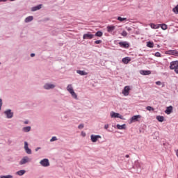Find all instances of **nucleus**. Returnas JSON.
Wrapping results in <instances>:
<instances>
[{"label": "nucleus", "mask_w": 178, "mask_h": 178, "mask_svg": "<svg viewBox=\"0 0 178 178\" xmlns=\"http://www.w3.org/2000/svg\"><path fill=\"white\" fill-rule=\"evenodd\" d=\"M170 69L175 70V73L178 74V61H172L170 63Z\"/></svg>", "instance_id": "1"}, {"label": "nucleus", "mask_w": 178, "mask_h": 178, "mask_svg": "<svg viewBox=\"0 0 178 178\" xmlns=\"http://www.w3.org/2000/svg\"><path fill=\"white\" fill-rule=\"evenodd\" d=\"M67 91L71 94L72 97L74 98V99H77V94L75 93L74 90L72 87V86L68 85L67 86Z\"/></svg>", "instance_id": "2"}, {"label": "nucleus", "mask_w": 178, "mask_h": 178, "mask_svg": "<svg viewBox=\"0 0 178 178\" xmlns=\"http://www.w3.org/2000/svg\"><path fill=\"white\" fill-rule=\"evenodd\" d=\"M29 162H31V159L29 158V156H24L19 161V165H25V163H29Z\"/></svg>", "instance_id": "3"}, {"label": "nucleus", "mask_w": 178, "mask_h": 178, "mask_svg": "<svg viewBox=\"0 0 178 178\" xmlns=\"http://www.w3.org/2000/svg\"><path fill=\"white\" fill-rule=\"evenodd\" d=\"M138 119H141V115H137L132 116L130 119L129 124H131V123H134V122H138Z\"/></svg>", "instance_id": "4"}, {"label": "nucleus", "mask_w": 178, "mask_h": 178, "mask_svg": "<svg viewBox=\"0 0 178 178\" xmlns=\"http://www.w3.org/2000/svg\"><path fill=\"white\" fill-rule=\"evenodd\" d=\"M92 38H94V35L91 34L90 32L83 35V40H92Z\"/></svg>", "instance_id": "5"}, {"label": "nucleus", "mask_w": 178, "mask_h": 178, "mask_svg": "<svg viewBox=\"0 0 178 178\" xmlns=\"http://www.w3.org/2000/svg\"><path fill=\"white\" fill-rule=\"evenodd\" d=\"M40 163V165H42V166L46 168L47 166H49V160H48V159H44L43 160H41Z\"/></svg>", "instance_id": "6"}, {"label": "nucleus", "mask_w": 178, "mask_h": 178, "mask_svg": "<svg viewBox=\"0 0 178 178\" xmlns=\"http://www.w3.org/2000/svg\"><path fill=\"white\" fill-rule=\"evenodd\" d=\"M129 92H130V86H125L124 88V90H122L123 95H124L125 97H127Z\"/></svg>", "instance_id": "7"}, {"label": "nucleus", "mask_w": 178, "mask_h": 178, "mask_svg": "<svg viewBox=\"0 0 178 178\" xmlns=\"http://www.w3.org/2000/svg\"><path fill=\"white\" fill-rule=\"evenodd\" d=\"M90 138H91V141L92 143H97V141H98V138H101V136H99V135H91Z\"/></svg>", "instance_id": "8"}, {"label": "nucleus", "mask_w": 178, "mask_h": 178, "mask_svg": "<svg viewBox=\"0 0 178 178\" xmlns=\"http://www.w3.org/2000/svg\"><path fill=\"white\" fill-rule=\"evenodd\" d=\"M4 113L6 115L8 119H12V118H13V113H12V110H7Z\"/></svg>", "instance_id": "9"}, {"label": "nucleus", "mask_w": 178, "mask_h": 178, "mask_svg": "<svg viewBox=\"0 0 178 178\" xmlns=\"http://www.w3.org/2000/svg\"><path fill=\"white\" fill-rule=\"evenodd\" d=\"M24 149L29 155L31 154V149L29 148V143L27 142H24Z\"/></svg>", "instance_id": "10"}, {"label": "nucleus", "mask_w": 178, "mask_h": 178, "mask_svg": "<svg viewBox=\"0 0 178 178\" xmlns=\"http://www.w3.org/2000/svg\"><path fill=\"white\" fill-rule=\"evenodd\" d=\"M111 118H119L120 119H123V115H121L119 113H115L113 111L111 113Z\"/></svg>", "instance_id": "11"}, {"label": "nucleus", "mask_w": 178, "mask_h": 178, "mask_svg": "<svg viewBox=\"0 0 178 178\" xmlns=\"http://www.w3.org/2000/svg\"><path fill=\"white\" fill-rule=\"evenodd\" d=\"M44 88L45 90H52V88H55V85L51 83H46L44 86Z\"/></svg>", "instance_id": "12"}, {"label": "nucleus", "mask_w": 178, "mask_h": 178, "mask_svg": "<svg viewBox=\"0 0 178 178\" xmlns=\"http://www.w3.org/2000/svg\"><path fill=\"white\" fill-rule=\"evenodd\" d=\"M173 111V106H170L166 108V110L165 111V113L167 114V115H170L172 113V111Z\"/></svg>", "instance_id": "13"}, {"label": "nucleus", "mask_w": 178, "mask_h": 178, "mask_svg": "<svg viewBox=\"0 0 178 178\" xmlns=\"http://www.w3.org/2000/svg\"><path fill=\"white\" fill-rule=\"evenodd\" d=\"M115 29H116V26H115L113 25L108 26L107 31H108V33H112V31H113V30H115Z\"/></svg>", "instance_id": "14"}, {"label": "nucleus", "mask_w": 178, "mask_h": 178, "mask_svg": "<svg viewBox=\"0 0 178 178\" xmlns=\"http://www.w3.org/2000/svg\"><path fill=\"white\" fill-rule=\"evenodd\" d=\"M140 74H143V76H148L151 74V71L149 70H141Z\"/></svg>", "instance_id": "15"}, {"label": "nucleus", "mask_w": 178, "mask_h": 178, "mask_svg": "<svg viewBox=\"0 0 178 178\" xmlns=\"http://www.w3.org/2000/svg\"><path fill=\"white\" fill-rule=\"evenodd\" d=\"M151 29H154V30H156L161 27V24H150Z\"/></svg>", "instance_id": "16"}, {"label": "nucleus", "mask_w": 178, "mask_h": 178, "mask_svg": "<svg viewBox=\"0 0 178 178\" xmlns=\"http://www.w3.org/2000/svg\"><path fill=\"white\" fill-rule=\"evenodd\" d=\"M119 44L120 45V47H124V48H129V43L126 42H121L119 43Z\"/></svg>", "instance_id": "17"}, {"label": "nucleus", "mask_w": 178, "mask_h": 178, "mask_svg": "<svg viewBox=\"0 0 178 178\" xmlns=\"http://www.w3.org/2000/svg\"><path fill=\"white\" fill-rule=\"evenodd\" d=\"M76 73H78V74H80V76H87V74H88V72L81 70H77Z\"/></svg>", "instance_id": "18"}, {"label": "nucleus", "mask_w": 178, "mask_h": 178, "mask_svg": "<svg viewBox=\"0 0 178 178\" xmlns=\"http://www.w3.org/2000/svg\"><path fill=\"white\" fill-rule=\"evenodd\" d=\"M130 60H131V59H130V57H126V58H122V62L125 65H127V63H129V62H130Z\"/></svg>", "instance_id": "19"}, {"label": "nucleus", "mask_w": 178, "mask_h": 178, "mask_svg": "<svg viewBox=\"0 0 178 178\" xmlns=\"http://www.w3.org/2000/svg\"><path fill=\"white\" fill-rule=\"evenodd\" d=\"M117 129H118V130H124L126 129V124H117Z\"/></svg>", "instance_id": "20"}, {"label": "nucleus", "mask_w": 178, "mask_h": 178, "mask_svg": "<svg viewBox=\"0 0 178 178\" xmlns=\"http://www.w3.org/2000/svg\"><path fill=\"white\" fill-rule=\"evenodd\" d=\"M34 18L33 17V16H29V17H27L26 19H25V23H29L30 22H32V20Z\"/></svg>", "instance_id": "21"}, {"label": "nucleus", "mask_w": 178, "mask_h": 178, "mask_svg": "<svg viewBox=\"0 0 178 178\" xmlns=\"http://www.w3.org/2000/svg\"><path fill=\"white\" fill-rule=\"evenodd\" d=\"M40 9H41V5H38L37 6L32 8V11L35 12V10H40Z\"/></svg>", "instance_id": "22"}, {"label": "nucleus", "mask_w": 178, "mask_h": 178, "mask_svg": "<svg viewBox=\"0 0 178 178\" xmlns=\"http://www.w3.org/2000/svg\"><path fill=\"white\" fill-rule=\"evenodd\" d=\"M24 173H26V170H21L17 172V175H18V176H23V175H24Z\"/></svg>", "instance_id": "23"}, {"label": "nucleus", "mask_w": 178, "mask_h": 178, "mask_svg": "<svg viewBox=\"0 0 178 178\" xmlns=\"http://www.w3.org/2000/svg\"><path fill=\"white\" fill-rule=\"evenodd\" d=\"M156 119L159 122H163V120H165V118L163 116H161V115H158L156 117Z\"/></svg>", "instance_id": "24"}, {"label": "nucleus", "mask_w": 178, "mask_h": 178, "mask_svg": "<svg viewBox=\"0 0 178 178\" xmlns=\"http://www.w3.org/2000/svg\"><path fill=\"white\" fill-rule=\"evenodd\" d=\"M160 27L162 29V30H168V25L165 24H160Z\"/></svg>", "instance_id": "25"}, {"label": "nucleus", "mask_w": 178, "mask_h": 178, "mask_svg": "<svg viewBox=\"0 0 178 178\" xmlns=\"http://www.w3.org/2000/svg\"><path fill=\"white\" fill-rule=\"evenodd\" d=\"M30 130H31V127H25L23 128V131H25V133H29V131H30Z\"/></svg>", "instance_id": "26"}, {"label": "nucleus", "mask_w": 178, "mask_h": 178, "mask_svg": "<svg viewBox=\"0 0 178 178\" xmlns=\"http://www.w3.org/2000/svg\"><path fill=\"white\" fill-rule=\"evenodd\" d=\"M147 47H148V48H154V42H148L147 43Z\"/></svg>", "instance_id": "27"}, {"label": "nucleus", "mask_w": 178, "mask_h": 178, "mask_svg": "<svg viewBox=\"0 0 178 178\" xmlns=\"http://www.w3.org/2000/svg\"><path fill=\"white\" fill-rule=\"evenodd\" d=\"M172 12L176 15H178V4L172 9Z\"/></svg>", "instance_id": "28"}, {"label": "nucleus", "mask_w": 178, "mask_h": 178, "mask_svg": "<svg viewBox=\"0 0 178 178\" xmlns=\"http://www.w3.org/2000/svg\"><path fill=\"white\" fill-rule=\"evenodd\" d=\"M103 34L104 33L102 31H97L95 35L96 37H102Z\"/></svg>", "instance_id": "29"}, {"label": "nucleus", "mask_w": 178, "mask_h": 178, "mask_svg": "<svg viewBox=\"0 0 178 178\" xmlns=\"http://www.w3.org/2000/svg\"><path fill=\"white\" fill-rule=\"evenodd\" d=\"M0 178H13V176H12V175H1V176H0Z\"/></svg>", "instance_id": "30"}, {"label": "nucleus", "mask_w": 178, "mask_h": 178, "mask_svg": "<svg viewBox=\"0 0 178 178\" xmlns=\"http://www.w3.org/2000/svg\"><path fill=\"white\" fill-rule=\"evenodd\" d=\"M172 55H175V56H178V51L176 50H173L171 51Z\"/></svg>", "instance_id": "31"}, {"label": "nucleus", "mask_w": 178, "mask_h": 178, "mask_svg": "<svg viewBox=\"0 0 178 178\" xmlns=\"http://www.w3.org/2000/svg\"><path fill=\"white\" fill-rule=\"evenodd\" d=\"M117 20H119L120 22H123L124 20H127V18H122V17H118L117 18Z\"/></svg>", "instance_id": "32"}, {"label": "nucleus", "mask_w": 178, "mask_h": 178, "mask_svg": "<svg viewBox=\"0 0 178 178\" xmlns=\"http://www.w3.org/2000/svg\"><path fill=\"white\" fill-rule=\"evenodd\" d=\"M121 35L122 37H127V32H126V31H123Z\"/></svg>", "instance_id": "33"}, {"label": "nucleus", "mask_w": 178, "mask_h": 178, "mask_svg": "<svg viewBox=\"0 0 178 178\" xmlns=\"http://www.w3.org/2000/svg\"><path fill=\"white\" fill-rule=\"evenodd\" d=\"M56 140H58V138H56V136H53L51 138V139L50 140L51 143L54 142V141H56Z\"/></svg>", "instance_id": "34"}, {"label": "nucleus", "mask_w": 178, "mask_h": 178, "mask_svg": "<svg viewBox=\"0 0 178 178\" xmlns=\"http://www.w3.org/2000/svg\"><path fill=\"white\" fill-rule=\"evenodd\" d=\"M147 111H154V108H152V106H148L147 107H146Z\"/></svg>", "instance_id": "35"}, {"label": "nucleus", "mask_w": 178, "mask_h": 178, "mask_svg": "<svg viewBox=\"0 0 178 178\" xmlns=\"http://www.w3.org/2000/svg\"><path fill=\"white\" fill-rule=\"evenodd\" d=\"M155 56H156L157 58H161V53L159 52H156L154 54Z\"/></svg>", "instance_id": "36"}, {"label": "nucleus", "mask_w": 178, "mask_h": 178, "mask_svg": "<svg viewBox=\"0 0 178 178\" xmlns=\"http://www.w3.org/2000/svg\"><path fill=\"white\" fill-rule=\"evenodd\" d=\"M156 86H162V84H163V83H162V82H161L159 81H156Z\"/></svg>", "instance_id": "37"}, {"label": "nucleus", "mask_w": 178, "mask_h": 178, "mask_svg": "<svg viewBox=\"0 0 178 178\" xmlns=\"http://www.w3.org/2000/svg\"><path fill=\"white\" fill-rule=\"evenodd\" d=\"M83 128H84V124H79L78 127V129H83Z\"/></svg>", "instance_id": "38"}, {"label": "nucleus", "mask_w": 178, "mask_h": 178, "mask_svg": "<svg viewBox=\"0 0 178 178\" xmlns=\"http://www.w3.org/2000/svg\"><path fill=\"white\" fill-rule=\"evenodd\" d=\"M101 42H102V40H101L95 41V44H101Z\"/></svg>", "instance_id": "39"}, {"label": "nucleus", "mask_w": 178, "mask_h": 178, "mask_svg": "<svg viewBox=\"0 0 178 178\" xmlns=\"http://www.w3.org/2000/svg\"><path fill=\"white\" fill-rule=\"evenodd\" d=\"M108 127H109V124L104 125V129H106V130H108Z\"/></svg>", "instance_id": "40"}, {"label": "nucleus", "mask_w": 178, "mask_h": 178, "mask_svg": "<svg viewBox=\"0 0 178 178\" xmlns=\"http://www.w3.org/2000/svg\"><path fill=\"white\" fill-rule=\"evenodd\" d=\"M2 108V100L0 99V111Z\"/></svg>", "instance_id": "41"}, {"label": "nucleus", "mask_w": 178, "mask_h": 178, "mask_svg": "<svg viewBox=\"0 0 178 178\" xmlns=\"http://www.w3.org/2000/svg\"><path fill=\"white\" fill-rule=\"evenodd\" d=\"M81 136H82L83 137H86V133L83 132V131H82V132H81Z\"/></svg>", "instance_id": "42"}, {"label": "nucleus", "mask_w": 178, "mask_h": 178, "mask_svg": "<svg viewBox=\"0 0 178 178\" xmlns=\"http://www.w3.org/2000/svg\"><path fill=\"white\" fill-rule=\"evenodd\" d=\"M126 29H127V31H131V28H130V27H127Z\"/></svg>", "instance_id": "43"}, {"label": "nucleus", "mask_w": 178, "mask_h": 178, "mask_svg": "<svg viewBox=\"0 0 178 178\" xmlns=\"http://www.w3.org/2000/svg\"><path fill=\"white\" fill-rule=\"evenodd\" d=\"M31 58H33V56H35V54H31Z\"/></svg>", "instance_id": "44"}, {"label": "nucleus", "mask_w": 178, "mask_h": 178, "mask_svg": "<svg viewBox=\"0 0 178 178\" xmlns=\"http://www.w3.org/2000/svg\"><path fill=\"white\" fill-rule=\"evenodd\" d=\"M41 149V147H38L35 149V151L37 152V151H38V149Z\"/></svg>", "instance_id": "45"}, {"label": "nucleus", "mask_w": 178, "mask_h": 178, "mask_svg": "<svg viewBox=\"0 0 178 178\" xmlns=\"http://www.w3.org/2000/svg\"><path fill=\"white\" fill-rule=\"evenodd\" d=\"M125 158H130V156H129V154H127V155L125 156Z\"/></svg>", "instance_id": "46"}, {"label": "nucleus", "mask_w": 178, "mask_h": 178, "mask_svg": "<svg viewBox=\"0 0 178 178\" xmlns=\"http://www.w3.org/2000/svg\"><path fill=\"white\" fill-rule=\"evenodd\" d=\"M1 2H6V1H8V0H1Z\"/></svg>", "instance_id": "47"}, {"label": "nucleus", "mask_w": 178, "mask_h": 178, "mask_svg": "<svg viewBox=\"0 0 178 178\" xmlns=\"http://www.w3.org/2000/svg\"><path fill=\"white\" fill-rule=\"evenodd\" d=\"M10 1H15V0H10Z\"/></svg>", "instance_id": "48"}, {"label": "nucleus", "mask_w": 178, "mask_h": 178, "mask_svg": "<svg viewBox=\"0 0 178 178\" xmlns=\"http://www.w3.org/2000/svg\"><path fill=\"white\" fill-rule=\"evenodd\" d=\"M0 2H1V1L0 0Z\"/></svg>", "instance_id": "49"}]
</instances>
